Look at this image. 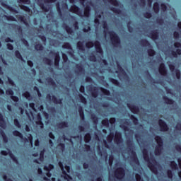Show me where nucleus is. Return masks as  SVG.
Instances as JSON below:
<instances>
[{
    "label": "nucleus",
    "instance_id": "1",
    "mask_svg": "<svg viewBox=\"0 0 181 181\" xmlns=\"http://www.w3.org/2000/svg\"><path fill=\"white\" fill-rule=\"evenodd\" d=\"M79 2L84 6V11L74 4L71 6L69 11L76 13L78 16H81V18H87L88 19L90 18L91 8H93L95 15L94 21L95 26H98L100 25V21L101 19H105L107 17V16L104 15V11L101 8L100 0H79Z\"/></svg>",
    "mask_w": 181,
    "mask_h": 181
},
{
    "label": "nucleus",
    "instance_id": "2",
    "mask_svg": "<svg viewBox=\"0 0 181 181\" xmlns=\"http://www.w3.org/2000/svg\"><path fill=\"white\" fill-rule=\"evenodd\" d=\"M122 122L125 124H120V128H122L125 132L127 138L129 136L132 139H127L126 141V145L127 148L122 152V156L124 159L130 157V165L133 167L134 172H138L140 175H142V168H141V164L139 163V160L136 156V153L134 151L135 145L134 141H132V137L134 136V130H130L128 127L129 125V119H123Z\"/></svg>",
    "mask_w": 181,
    "mask_h": 181
},
{
    "label": "nucleus",
    "instance_id": "3",
    "mask_svg": "<svg viewBox=\"0 0 181 181\" xmlns=\"http://www.w3.org/2000/svg\"><path fill=\"white\" fill-rule=\"evenodd\" d=\"M56 1L57 0H35V2L39 5L42 11L45 12H49V13L47 15V18L49 21H52V18H53L54 13L52 11L53 8L52 4L56 2ZM56 6L59 18H61L62 21H66L67 18L65 16L66 15H69V18H72V21H75L74 23L75 30H78V22L76 21V17L71 16L69 13L67 12L69 7L66 1L59 0Z\"/></svg>",
    "mask_w": 181,
    "mask_h": 181
},
{
    "label": "nucleus",
    "instance_id": "4",
    "mask_svg": "<svg viewBox=\"0 0 181 181\" xmlns=\"http://www.w3.org/2000/svg\"><path fill=\"white\" fill-rule=\"evenodd\" d=\"M144 136H141L139 133L135 134V139L137 141L141 150L142 151L143 157L144 160L147 163L149 169L151 170L154 175H156L158 180L160 177L159 175H163V171H162V166L155 160V157L152 153L148 152V146H146V141L144 139Z\"/></svg>",
    "mask_w": 181,
    "mask_h": 181
},
{
    "label": "nucleus",
    "instance_id": "5",
    "mask_svg": "<svg viewBox=\"0 0 181 181\" xmlns=\"http://www.w3.org/2000/svg\"><path fill=\"white\" fill-rule=\"evenodd\" d=\"M117 119L115 117H112L110 119H105L102 121V125L105 127V128H110V124H111V127L110 129V134L107 137V141L108 144H112L115 138V144H117V146H121L122 144L124 143V139H122V134L120 132L116 131L115 132H112L115 129V122Z\"/></svg>",
    "mask_w": 181,
    "mask_h": 181
},
{
    "label": "nucleus",
    "instance_id": "6",
    "mask_svg": "<svg viewBox=\"0 0 181 181\" xmlns=\"http://www.w3.org/2000/svg\"><path fill=\"white\" fill-rule=\"evenodd\" d=\"M103 28L104 29L103 33L105 40L110 39L112 45L114 47H121V40L118 35L114 31H108V24L107 21H103Z\"/></svg>",
    "mask_w": 181,
    "mask_h": 181
},
{
    "label": "nucleus",
    "instance_id": "7",
    "mask_svg": "<svg viewBox=\"0 0 181 181\" xmlns=\"http://www.w3.org/2000/svg\"><path fill=\"white\" fill-rule=\"evenodd\" d=\"M94 46L95 52L92 53L88 57V59L90 62H97L98 57L95 55V53H98V57L99 59H100V60L101 59H103V57H104V52L103 51V48H101V44L100 43L99 41H95V43L93 42V41H89L86 43V47L87 49H91V47H94Z\"/></svg>",
    "mask_w": 181,
    "mask_h": 181
},
{
    "label": "nucleus",
    "instance_id": "8",
    "mask_svg": "<svg viewBox=\"0 0 181 181\" xmlns=\"http://www.w3.org/2000/svg\"><path fill=\"white\" fill-rule=\"evenodd\" d=\"M103 1L105 4H107V2H108V4H111V5H114V6H117V7L119 6L120 8L112 7L111 8V11H112V12L116 13L117 16L120 17L122 19H125V18L127 17V15H125V13L122 11V8H124V6L121 5L118 1L103 0Z\"/></svg>",
    "mask_w": 181,
    "mask_h": 181
},
{
    "label": "nucleus",
    "instance_id": "9",
    "mask_svg": "<svg viewBox=\"0 0 181 181\" xmlns=\"http://www.w3.org/2000/svg\"><path fill=\"white\" fill-rule=\"evenodd\" d=\"M54 166L52 164H48L45 166H44V170L45 173H43V171L42 170V168H38L37 172L38 175H40L43 181H54V178H52V180L47 177H50L52 176V173H50V171L54 169ZM47 176V177H46Z\"/></svg>",
    "mask_w": 181,
    "mask_h": 181
},
{
    "label": "nucleus",
    "instance_id": "10",
    "mask_svg": "<svg viewBox=\"0 0 181 181\" xmlns=\"http://www.w3.org/2000/svg\"><path fill=\"white\" fill-rule=\"evenodd\" d=\"M86 90H88L89 93H90L93 98H97V97H98V93H100V91H101L103 94H104L105 95H110V90L103 88H98L97 87L93 86V85L88 86L86 87Z\"/></svg>",
    "mask_w": 181,
    "mask_h": 181
},
{
    "label": "nucleus",
    "instance_id": "11",
    "mask_svg": "<svg viewBox=\"0 0 181 181\" xmlns=\"http://www.w3.org/2000/svg\"><path fill=\"white\" fill-rule=\"evenodd\" d=\"M58 165L60 168V169L62 170V177L66 181H70L71 180V177L67 173H70V166L66 165L65 168L63 166V163L59 161L58 163Z\"/></svg>",
    "mask_w": 181,
    "mask_h": 181
},
{
    "label": "nucleus",
    "instance_id": "12",
    "mask_svg": "<svg viewBox=\"0 0 181 181\" xmlns=\"http://www.w3.org/2000/svg\"><path fill=\"white\" fill-rule=\"evenodd\" d=\"M156 142H157V146L155 149V155L156 156H159L160 153H162V151H163V140L159 136L155 137Z\"/></svg>",
    "mask_w": 181,
    "mask_h": 181
},
{
    "label": "nucleus",
    "instance_id": "13",
    "mask_svg": "<svg viewBox=\"0 0 181 181\" xmlns=\"http://www.w3.org/2000/svg\"><path fill=\"white\" fill-rule=\"evenodd\" d=\"M140 45L141 47H147L148 56H155V50L152 49V45L151 43L146 40H141L140 42Z\"/></svg>",
    "mask_w": 181,
    "mask_h": 181
},
{
    "label": "nucleus",
    "instance_id": "14",
    "mask_svg": "<svg viewBox=\"0 0 181 181\" xmlns=\"http://www.w3.org/2000/svg\"><path fill=\"white\" fill-rule=\"evenodd\" d=\"M146 36H148V37H151V39H153V40L156 41L159 39V30H148L147 32H145L144 33Z\"/></svg>",
    "mask_w": 181,
    "mask_h": 181
},
{
    "label": "nucleus",
    "instance_id": "15",
    "mask_svg": "<svg viewBox=\"0 0 181 181\" xmlns=\"http://www.w3.org/2000/svg\"><path fill=\"white\" fill-rule=\"evenodd\" d=\"M115 177L118 180H122L125 177V170L122 168H118L115 170Z\"/></svg>",
    "mask_w": 181,
    "mask_h": 181
},
{
    "label": "nucleus",
    "instance_id": "16",
    "mask_svg": "<svg viewBox=\"0 0 181 181\" xmlns=\"http://www.w3.org/2000/svg\"><path fill=\"white\" fill-rule=\"evenodd\" d=\"M168 66L175 78H177V80H180V71L179 69H176L175 64H168Z\"/></svg>",
    "mask_w": 181,
    "mask_h": 181
},
{
    "label": "nucleus",
    "instance_id": "17",
    "mask_svg": "<svg viewBox=\"0 0 181 181\" xmlns=\"http://www.w3.org/2000/svg\"><path fill=\"white\" fill-rule=\"evenodd\" d=\"M117 68H118V77L119 80L122 81H124V80H128V74H127V72L119 66V64H117Z\"/></svg>",
    "mask_w": 181,
    "mask_h": 181
},
{
    "label": "nucleus",
    "instance_id": "18",
    "mask_svg": "<svg viewBox=\"0 0 181 181\" xmlns=\"http://www.w3.org/2000/svg\"><path fill=\"white\" fill-rule=\"evenodd\" d=\"M18 2L20 4V7L21 8V9H23V11L30 13V8L25 6L29 5V4H30V0H18ZM22 4H23L24 5H23Z\"/></svg>",
    "mask_w": 181,
    "mask_h": 181
},
{
    "label": "nucleus",
    "instance_id": "19",
    "mask_svg": "<svg viewBox=\"0 0 181 181\" xmlns=\"http://www.w3.org/2000/svg\"><path fill=\"white\" fill-rule=\"evenodd\" d=\"M174 47H175V51H170L171 56L173 57H177L178 56H180L181 54V44L180 42H175L174 44Z\"/></svg>",
    "mask_w": 181,
    "mask_h": 181
},
{
    "label": "nucleus",
    "instance_id": "20",
    "mask_svg": "<svg viewBox=\"0 0 181 181\" xmlns=\"http://www.w3.org/2000/svg\"><path fill=\"white\" fill-rule=\"evenodd\" d=\"M49 57L54 58V66L59 67V63L60 62V52L54 51H51L49 52Z\"/></svg>",
    "mask_w": 181,
    "mask_h": 181
},
{
    "label": "nucleus",
    "instance_id": "21",
    "mask_svg": "<svg viewBox=\"0 0 181 181\" xmlns=\"http://www.w3.org/2000/svg\"><path fill=\"white\" fill-rule=\"evenodd\" d=\"M98 155L100 156L102 159H104L105 160H107L108 158V153H107V150L104 148H102L100 146H98Z\"/></svg>",
    "mask_w": 181,
    "mask_h": 181
},
{
    "label": "nucleus",
    "instance_id": "22",
    "mask_svg": "<svg viewBox=\"0 0 181 181\" xmlns=\"http://www.w3.org/2000/svg\"><path fill=\"white\" fill-rule=\"evenodd\" d=\"M46 99L47 100V101H52L54 104H63V98L57 99L54 95L52 96V95L50 94L47 95Z\"/></svg>",
    "mask_w": 181,
    "mask_h": 181
},
{
    "label": "nucleus",
    "instance_id": "23",
    "mask_svg": "<svg viewBox=\"0 0 181 181\" xmlns=\"http://www.w3.org/2000/svg\"><path fill=\"white\" fill-rule=\"evenodd\" d=\"M76 71L75 73L76 74H78V76H81L83 74H85L86 73V69H84V66L83 65L78 64L76 65Z\"/></svg>",
    "mask_w": 181,
    "mask_h": 181
},
{
    "label": "nucleus",
    "instance_id": "24",
    "mask_svg": "<svg viewBox=\"0 0 181 181\" xmlns=\"http://www.w3.org/2000/svg\"><path fill=\"white\" fill-rule=\"evenodd\" d=\"M77 47L78 49V54H80V53H86V46L84 42H78Z\"/></svg>",
    "mask_w": 181,
    "mask_h": 181
},
{
    "label": "nucleus",
    "instance_id": "25",
    "mask_svg": "<svg viewBox=\"0 0 181 181\" xmlns=\"http://www.w3.org/2000/svg\"><path fill=\"white\" fill-rule=\"evenodd\" d=\"M158 124L160 128V131L166 132L169 130V127H168V124H166V122H165L162 119H159Z\"/></svg>",
    "mask_w": 181,
    "mask_h": 181
},
{
    "label": "nucleus",
    "instance_id": "26",
    "mask_svg": "<svg viewBox=\"0 0 181 181\" xmlns=\"http://www.w3.org/2000/svg\"><path fill=\"white\" fill-rule=\"evenodd\" d=\"M62 28L66 31V33L69 35V37H71V36H73L74 35V31H73V29H71V28H69V25H67V24L64 23L62 25Z\"/></svg>",
    "mask_w": 181,
    "mask_h": 181
},
{
    "label": "nucleus",
    "instance_id": "27",
    "mask_svg": "<svg viewBox=\"0 0 181 181\" xmlns=\"http://www.w3.org/2000/svg\"><path fill=\"white\" fill-rule=\"evenodd\" d=\"M127 107L133 112V114H138L139 112V107L135 106L134 105H131L127 103Z\"/></svg>",
    "mask_w": 181,
    "mask_h": 181
},
{
    "label": "nucleus",
    "instance_id": "28",
    "mask_svg": "<svg viewBox=\"0 0 181 181\" xmlns=\"http://www.w3.org/2000/svg\"><path fill=\"white\" fill-rule=\"evenodd\" d=\"M158 71L161 76H166V74H168L166 67H165V64L162 63L160 64Z\"/></svg>",
    "mask_w": 181,
    "mask_h": 181
},
{
    "label": "nucleus",
    "instance_id": "29",
    "mask_svg": "<svg viewBox=\"0 0 181 181\" xmlns=\"http://www.w3.org/2000/svg\"><path fill=\"white\" fill-rule=\"evenodd\" d=\"M102 62L104 65L100 64V66L98 69V70H99V72L103 74V73H105V66L108 65V62H107V60L105 59L102 60Z\"/></svg>",
    "mask_w": 181,
    "mask_h": 181
},
{
    "label": "nucleus",
    "instance_id": "30",
    "mask_svg": "<svg viewBox=\"0 0 181 181\" xmlns=\"http://www.w3.org/2000/svg\"><path fill=\"white\" fill-rule=\"evenodd\" d=\"M1 6L3 8H6V9H8V11H10V12H14L15 13H18V11H16V9H14L13 8L8 6V4H6V2H2L1 3Z\"/></svg>",
    "mask_w": 181,
    "mask_h": 181
},
{
    "label": "nucleus",
    "instance_id": "31",
    "mask_svg": "<svg viewBox=\"0 0 181 181\" xmlns=\"http://www.w3.org/2000/svg\"><path fill=\"white\" fill-rule=\"evenodd\" d=\"M57 128L59 129H63L64 128H69V122H62L57 124Z\"/></svg>",
    "mask_w": 181,
    "mask_h": 181
},
{
    "label": "nucleus",
    "instance_id": "32",
    "mask_svg": "<svg viewBox=\"0 0 181 181\" xmlns=\"http://www.w3.org/2000/svg\"><path fill=\"white\" fill-rule=\"evenodd\" d=\"M90 118L93 122L95 129H97V125L98 124V117H97V115L95 114H92Z\"/></svg>",
    "mask_w": 181,
    "mask_h": 181
},
{
    "label": "nucleus",
    "instance_id": "33",
    "mask_svg": "<svg viewBox=\"0 0 181 181\" xmlns=\"http://www.w3.org/2000/svg\"><path fill=\"white\" fill-rule=\"evenodd\" d=\"M19 21L23 22V23H24V25H25L27 28H29V22H30V21L29 20V17L28 18H25L23 16H19Z\"/></svg>",
    "mask_w": 181,
    "mask_h": 181
},
{
    "label": "nucleus",
    "instance_id": "34",
    "mask_svg": "<svg viewBox=\"0 0 181 181\" xmlns=\"http://www.w3.org/2000/svg\"><path fill=\"white\" fill-rule=\"evenodd\" d=\"M0 127L1 128H3V129H6V122L4 119V115H2L1 113H0Z\"/></svg>",
    "mask_w": 181,
    "mask_h": 181
},
{
    "label": "nucleus",
    "instance_id": "35",
    "mask_svg": "<svg viewBox=\"0 0 181 181\" xmlns=\"http://www.w3.org/2000/svg\"><path fill=\"white\" fill-rule=\"evenodd\" d=\"M78 111L79 112L81 119H82V121H84L85 117H84V111L83 110V107L79 106L78 109Z\"/></svg>",
    "mask_w": 181,
    "mask_h": 181
},
{
    "label": "nucleus",
    "instance_id": "36",
    "mask_svg": "<svg viewBox=\"0 0 181 181\" xmlns=\"http://www.w3.org/2000/svg\"><path fill=\"white\" fill-rule=\"evenodd\" d=\"M8 153H9V156L12 159V160L15 162L16 165H19V161H18V158L15 156V155H13V153H12L11 151H8Z\"/></svg>",
    "mask_w": 181,
    "mask_h": 181
},
{
    "label": "nucleus",
    "instance_id": "37",
    "mask_svg": "<svg viewBox=\"0 0 181 181\" xmlns=\"http://www.w3.org/2000/svg\"><path fill=\"white\" fill-rule=\"evenodd\" d=\"M46 81L48 86H56V82L53 80V78L48 77L46 78Z\"/></svg>",
    "mask_w": 181,
    "mask_h": 181
},
{
    "label": "nucleus",
    "instance_id": "38",
    "mask_svg": "<svg viewBox=\"0 0 181 181\" xmlns=\"http://www.w3.org/2000/svg\"><path fill=\"white\" fill-rule=\"evenodd\" d=\"M170 168L173 169V170H179V167L177 166V163L175 161L170 162Z\"/></svg>",
    "mask_w": 181,
    "mask_h": 181
},
{
    "label": "nucleus",
    "instance_id": "39",
    "mask_svg": "<svg viewBox=\"0 0 181 181\" xmlns=\"http://www.w3.org/2000/svg\"><path fill=\"white\" fill-rule=\"evenodd\" d=\"M163 99L165 101V104L172 105V104H173V103H175V101H173V100L169 99V98H168L166 96L163 97Z\"/></svg>",
    "mask_w": 181,
    "mask_h": 181
},
{
    "label": "nucleus",
    "instance_id": "40",
    "mask_svg": "<svg viewBox=\"0 0 181 181\" xmlns=\"http://www.w3.org/2000/svg\"><path fill=\"white\" fill-rule=\"evenodd\" d=\"M43 62L45 64H47L48 66H52V64H53V60L47 57L44 58Z\"/></svg>",
    "mask_w": 181,
    "mask_h": 181
},
{
    "label": "nucleus",
    "instance_id": "41",
    "mask_svg": "<svg viewBox=\"0 0 181 181\" xmlns=\"http://www.w3.org/2000/svg\"><path fill=\"white\" fill-rule=\"evenodd\" d=\"M84 141L86 144H88V142L91 141V134H90V133L85 134Z\"/></svg>",
    "mask_w": 181,
    "mask_h": 181
},
{
    "label": "nucleus",
    "instance_id": "42",
    "mask_svg": "<svg viewBox=\"0 0 181 181\" xmlns=\"http://www.w3.org/2000/svg\"><path fill=\"white\" fill-rule=\"evenodd\" d=\"M13 135L14 136H18V138L23 139V135L21 132H18L17 130H15L13 132Z\"/></svg>",
    "mask_w": 181,
    "mask_h": 181
},
{
    "label": "nucleus",
    "instance_id": "43",
    "mask_svg": "<svg viewBox=\"0 0 181 181\" xmlns=\"http://www.w3.org/2000/svg\"><path fill=\"white\" fill-rule=\"evenodd\" d=\"M15 54H16V57H17V59H20V60H21L22 62H24V63H26V61H25L23 59V58L22 57V55L21 54V52H19V51H16L15 52Z\"/></svg>",
    "mask_w": 181,
    "mask_h": 181
},
{
    "label": "nucleus",
    "instance_id": "44",
    "mask_svg": "<svg viewBox=\"0 0 181 181\" xmlns=\"http://www.w3.org/2000/svg\"><path fill=\"white\" fill-rule=\"evenodd\" d=\"M153 8L155 13H159V4L157 2L154 3Z\"/></svg>",
    "mask_w": 181,
    "mask_h": 181
},
{
    "label": "nucleus",
    "instance_id": "45",
    "mask_svg": "<svg viewBox=\"0 0 181 181\" xmlns=\"http://www.w3.org/2000/svg\"><path fill=\"white\" fill-rule=\"evenodd\" d=\"M39 117V121L37 122V125L40 127V128L43 129L44 124L43 122H42V117H40V115H38Z\"/></svg>",
    "mask_w": 181,
    "mask_h": 181
},
{
    "label": "nucleus",
    "instance_id": "46",
    "mask_svg": "<svg viewBox=\"0 0 181 181\" xmlns=\"http://www.w3.org/2000/svg\"><path fill=\"white\" fill-rule=\"evenodd\" d=\"M181 30H178L177 31L174 32V37L175 39H179L180 37Z\"/></svg>",
    "mask_w": 181,
    "mask_h": 181
},
{
    "label": "nucleus",
    "instance_id": "47",
    "mask_svg": "<svg viewBox=\"0 0 181 181\" xmlns=\"http://www.w3.org/2000/svg\"><path fill=\"white\" fill-rule=\"evenodd\" d=\"M28 139H25V141L27 142H30V144L33 146V137L32 136V134H28Z\"/></svg>",
    "mask_w": 181,
    "mask_h": 181
},
{
    "label": "nucleus",
    "instance_id": "48",
    "mask_svg": "<svg viewBox=\"0 0 181 181\" xmlns=\"http://www.w3.org/2000/svg\"><path fill=\"white\" fill-rule=\"evenodd\" d=\"M45 159V149L41 151L40 153V162H43V160Z\"/></svg>",
    "mask_w": 181,
    "mask_h": 181
},
{
    "label": "nucleus",
    "instance_id": "49",
    "mask_svg": "<svg viewBox=\"0 0 181 181\" xmlns=\"http://www.w3.org/2000/svg\"><path fill=\"white\" fill-rule=\"evenodd\" d=\"M62 47L63 49H68L69 50H71V45L69 42L64 43Z\"/></svg>",
    "mask_w": 181,
    "mask_h": 181
},
{
    "label": "nucleus",
    "instance_id": "50",
    "mask_svg": "<svg viewBox=\"0 0 181 181\" xmlns=\"http://www.w3.org/2000/svg\"><path fill=\"white\" fill-rule=\"evenodd\" d=\"M35 50H37V51H42L43 50L44 47H43V45H42L41 44H37L35 46Z\"/></svg>",
    "mask_w": 181,
    "mask_h": 181
},
{
    "label": "nucleus",
    "instance_id": "51",
    "mask_svg": "<svg viewBox=\"0 0 181 181\" xmlns=\"http://www.w3.org/2000/svg\"><path fill=\"white\" fill-rule=\"evenodd\" d=\"M110 81L111 83H112V84H115V86H119V82L117 79H114V78H110Z\"/></svg>",
    "mask_w": 181,
    "mask_h": 181
},
{
    "label": "nucleus",
    "instance_id": "52",
    "mask_svg": "<svg viewBox=\"0 0 181 181\" xmlns=\"http://www.w3.org/2000/svg\"><path fill=\"white\" fill-rule=\"evenodd\" d=\"M79 95V98L81 101V103H83V104H86L87 103V100L86 99V98H84V96H83V95L81 94H78Z\"/></svg>",
    "mask_w": 181,
    "mask_h": 181
},
{
    "label": "nucleus",
    "instance_id": "53",
    "mask_svg": "<svg viewBox=\"0 0 181 181\" xmlns=\"http://www.w3.org/2000/svg\"><path fill=\"white\" fill-rule=\"evenodd\" d=\"M4 16L6 18V19H7L8 21H16V18H15V17L10 16H7L5 14H4Z\"/></svg>",
    "mask_w": 181,
    "mask_h": 181
},
{
    "label": "nucleus",
    "instance_id": "54",
    "mask_svg": "<svg viewBox=\"0 0 181 181\" xmlns=\"http://www.w3.org/2000/svg\"><path fill=\"white\" fill-rule=\"evenodd\" d=\"M114 162V156L111 155L109 156V166H112V163Z\"/></svg>",
    "mask_w": 181,
    "mask_h": 181
},
{
    "label": "nucleus",
    "instance_id": "55",
    "mask_svg": "<svg viewBox=\"0 0 181 181\" xmlns=\"http://www.w3.org/2000/svg\"><path fill=\"white\" fill-rule=\"evenodd\" d=\"M14 125L17 128H21L22 127L21 125V123L19 122V120H18V119H14Z\"/></svg>",
    "mask_w": 181,
    "mask_h": 181
},
{
    "label": "nucleus",
    "instance_id": "56",
    "mask_svg": "<svg viewBox=\"0 0 181 181\" xmlns=\"http://www.w3.org/2000/svg\"><path fill=\"white\" fill-rule=\"evenodd\" d=\"M131 119L133 121L134 125H138V119L136 117H135V116L132 115Z\"/></svg>",
    "mask_w": 181,
    "mask_h": 181
},
{
    "label": "nucleus",
    "instance_id": "57",
    "mask_svg": "<svg viewBox=\"0 0 181 181\" xmlns=\"http://www.w3.org/2000/svg\"><path fill=\"white\" fill-rule=\"evenodd\" d=\"M90 30H91V28L90 27V25L86 26L83 29V31L84 32V33H88V32H90Z\"/></svg>",
    "mask_w": 181,
    "mask_h": 181
},
{
    "label": "nucleus",
    "instance_id": "58",
    "mask_svg": "<svg viewBox=\"0 0 181 181\" xmlns=\"http://www.w3.org/2000/svg\"><path fill=\"white\" fill-rule=\"evenodd\" d=\"M6 94L7 95H11V97L13 95V90H12V89H7L6 90Z\"/></svg>",
    "mask_w": 181,
    "mask_h": 181
},
{
    "label": "nucleus",
    "instance_id": "59",
    "mask_svg": "<svg viewBox=\"0 0 181 181\" xmlns=\"http://www.w3.org/2000/svg\"><path fill=\"white\" fill-rule=\"evenodd\" d=\"M136 180V181H144L142 177H141V175L136 173L135 175Z\"/></svg>",
    "mask_w": 181,
    "mask_h": 181
},
{
    "label": "nucleus",
    "instance_id": "60",
    "mask_svg": "<svg viewBox=\"0 0 181 181\" xmlns=\"http://www.w3.org/2000/svg\"><path fill=\"white\" fill-rule=\"evenodd\" d=\"M167 175H168V177L169 179H172V177H173V174L172 173V170H168L167 171Z\"/></svg>",
    "mask_w": 181,
    "mask_h": 181
},
{
    "label": "nucleus",
    "instance_id": "61",
    "mask_svg": "<svg viewBox=\"0 0 181 181\" xmlns=\"http://www.w3.org/2000/svg\"><path fill=\"white\" fill-rule=\"evenodd\" d=\"M160 6H161V11L163 12H166V9H168V7L166 6V4H161Z\"/></svg>",
    "mask_w": 181,
    "mask_h": 181
},
{
    "label": "nucleus",
    "instance_id": "62",
    "mask_svg": "<svg viewBox=\"0 0 181 181\" xmlns=\"http://www.w3.org/2000/svg\"><path fill=\"white\" fill-rule=\"evenodd\" d=\"M23 95L25 97L27 100H30V93H29L28 92H25V93L23 94Z\"/></svg>",
    "mask_w": 181,
    "mask_h": 181
},
{
    "label": "nucleus",
    "instance_id": "63",
    "mask_svg": "<svg viewBox=\"0 0 181 181\" xmlns=\"http://www.w3.org/2000/svg\"><path fill=\"white\" fill-rule=\"evenodd\" d=\"M21 42H23V45H25L26 47H29V42H28V40H25L24 38H22Z\"/></svg>",
    "mask_w": 181,
    "mask_h": 181
},
{
    "label": "nucleus",
    "instance_id": "64",
    "mask_svg": "<svg viewBox=\"0 0 181 181\" xmlns=\"http://www.w3.org/2000/svg\"><path fill=\"white\" fill-rule=\"evenodd\" d=\"M144 18H146L147 19H149L152 16V14L149 12H146L144 14Z\"/></svg>",
    "mask_w": 181,
    "mask_h": 181
}]
</instances>
